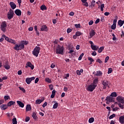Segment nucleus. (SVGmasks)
Instances as JSON below:
<instances>
[{
  "mask_svg": "<svg viewBox=\"0 0 124 124\" xmlns=\"http://www.w3.org/2000/svg\"><path fill=\"white\" fill-rule=\"evenodd\" d=\"M4 67H5V69H7V70L10 69V66H9V64H8V62H6L4 64Z\"/></svg>",
  "mask_w": 124,
  "mask_h": 124,
  "instance_id": "18",
  "label": "nucleus"
},
{
  "mask_svg": "<svg viewBox=\"0 0 124 124\" xmlns=\"http://www.w3.org/2000/svg\"><path fill=\"white\" fill-rule=\"evenodd\" d=\"M6 27H7V25L6 24V22L3 21L1 23V26H0V29L1 31H5L6 29Z\"/></svg>",
  "mask_w": 124,
  "mask_h": 124,
  "instance_id": "9",
  "label": "nucleus"
},
{
  "mask_svg": "<svg viewBox=\"0 0 124 124\" xmlns=\"http://www.w3.org/2000/svg\"><path fill=\"white\" fill-rule=\"evenodd\" d=\"M104 15H105V16H108V15H110V13L107 12H105Z\"/></svg>",
  "mask_w": 124,
  "mask_h": 124,
  "instance_id": "59",
  "label": "nucleus"
},
{
  "mask_svg": "<svg viewBox=\"0 0 124 124\" xmlns=\"http://www.w3.org/2000/svg\"><path fill=\"white\" fill-rule=\"evenodd\" d=\"M88 61H90V64H92L93 63V62H94V60L91 57H88Z\"/></svg>",
  "mask_w": 124,
  "mask_h": 124,
  "instance_id": "38",
  "label": "nucleus"
},
{
  "mask_svg": "<svg viewBox=\"0 0 124 124\" xmlns=\"http://www.w3.org/2000/svg\"><path fill=\"white\" fill-rule=\"evenodd\" d=\"M34 79H35V77H32L30 78H28L26 79V82L28 85H30V84H31V81H33V80H34Z\"/></svg>",
  "mask_w": 124,
  "mask_h": 124,
  "instance_id": "10",
  "label": "nucleus"
},
{
  "mask_svg": "<svg viewBox=\"0 0 124 124\" xmlns=\"http://www.w3.org/2000/svg\"><path fill=\"white\" fill-rule=\"evenodd\" d=\"M101 83L102 85L103 86V89L104 90H106L107 87H109L110 82H109V81H107V80L102 81Z\"/></svg>",
  "mask_w": 124,
  "mask_h": 124,
  "instance_id": "5",
  "label": "nucleus"
},
{
  "mask_svg": "<svg viewBox=\"0 0 124 124\" xmlns=\"http://www.w3.org/2000/svg\"><path fill=\"white\" fill-rule=\"evenodd\" d=\"M69 16H74V13L73 12H71L69 13Z\"/></svg>",
  "mask_w": 124,
  "mask_h": 124,
  "instance_id": "61",
  "label": "nucleus"
},
{
  "mask_svg": "<svg viewBox=\"0 0 124 124\" xmlns=\"http://www.w3.org/2000/svg\"><path fill=\"white\" fill-rule=\"evenodd\" d=\"M82 5H83V6H86V7H88V6H89V4L87 1L82 2Z\"/></svg>",
  "mask_w": 124,
  "mask_h": 124,
  "instance_id": "37",
  "label": "nucleus"
},
{
  "mask_svg": "<svg viewBox=\"0 0 124 124\" xmlns=\"http://www.w3.org/2000/svg\"><path fill=\"white\" fill-rule=\"evenodd\" d=\"M108 60H109V56H107V57L105 58V63H106V62H108Z\"/></svg>",
  "mask_w": 124,
  "mask_h": 124,
  "instance_id": "51",
  "label": "nucleus"
},
{
  "mask_svg": "<svg viewBox=\"0 0 124 124\" xmlns=\"http://www.w3.org/2000/svg\"><path fill=\"white\" fill-rule=\"evenodd\" d=\"M80 26H81V25H80V24H75V27L77 29H78V28H80Z\"/></svg>",
  "mask_w": 124,
  "mask_h": 124,
  "instance_id": "50",
  "label": "nucleus"
},
{
  "mask_svg": "<svg viewBox=\"0 0 124 124\" xmlns=\"http://www.w3.org/2000/svg\"><path fill=\"white\" fill-rule=\"evenodd\" d=\"M106 100L109 102H114V101H115V98L109 95L106 97Z\"/></svg>",
  "mask_w": 124,
  "mask_h": 124,
  "instance_id": "11",
  "label": "nucleus"
},
{
  "mask_svg": "<svg viewBox=\"0 0 124 124\" xmlns=\"http://www.w3.org/2000/svg\"><path fill=\"white\" fill-rule=\"evenodd\" d=\"M44 101V98L42 99H37L35 101V104H40L42 102Z\"/></svg>",
  "mask_w": 124,
  "mask_h": 124,
  "instance_id": "22",
  "label": "nucleus"
},
{
  "mask_svg": "<svg viewBox=\"0 0 124 124\" xmlns=\"http://www.w3.org/2000/svg\"><path fill=\"white\" fill-rule=\"evenodd\" d=\"M13 17H14V12L11 9L7 14V18L9 20H11Z\"/></svg>",
  "mask_w": 124,
  "mask_h": 124,
  "instance_id": "6",
  "label": "nucleus"
},
{
  "mask_svg": "<svg viewBox=\"0 0 124 124\" xmlns=\"http://www.w3.org/2000/svg\"><path fill=\"white\" fill-rule=\"evenodd\" d=\"M112 71H113V70L112 69V68H108V74H110V73H112Z\"/></svg>",
  "mask_w": 124,
  "mask_h": 124,
  "instance_id": "45",
  "label": "nucleus"
},
{
  "mask_svg": "<svg viewBox=\"0 0 124 124\" xmlns=\"http://www.w3.org/2000/svg\"><path fill=\"white\" fill-rule=\"evenodd\" d=\"M112 36H113V37L112 38V40H116L117 39V38L116 37V36L115 35V34L114 33H112Z\"/></svg>",
  "mask_w": 124,
  "mask_h": 124,
  "instance_id": "48",
  "label": "nucleus"
},
{
  "mask_svg": "<svg viewBox=\"0 0 124 124\" xmlns=\"http://www.w3.org/2000/svg\"><path fill=\"white\" fill-rule=\"evenodd\" d=\"M91 48L92 50H93L94 51H97V50H98L99 46L93 45H91Z\"/></svg>",
  "mask_w": 124,
  "mask_h": 124,
  "instance_id": "19",
  "label": "nucleus"
},
{
  "mask_svg": "<svg viewBox=\"0 0 124 124\" xmlns=\"http://www.w3.org/2000/svg\"><path fill=\"white\" fill-rule=\"evenodd\" d=\"M116 100L119 103L124 104V97L122 96H118L116 97Z\"/></svg>",
  "mask_w": 124,
  "mask_h": 124,
  "instance_id": "8",
  "label": "nucleus"
},
{
  "mask_svg": "<svg viewBox=\"0 0 124 124\" xmlns=\"http://www.w3.org/2000/svg\"><path fill=\"white\" fill-rule=\"evenodd\" d=\"M19 90H20V91H22V92H23V93H26V90H25V89L24 88L19 87Z\"/></svg>",
  "mask_w": 124,
  "mask_h": 124,
  "instance_id": "41",
  "label": "nucleus"
},
{
  "mask_svg": "<svg viewBox=\"0 0 124 124\" xmlns=\"http://www.w3.org/2000/svg\"><path fill=\"white\" fill-rule=\"evenodd\" d=\"M39 81V78H36L35 79V84H37V83H38V81Z\"/></svg>",
  "mask_w": 124,
  "mask_h": 124,
  "instance_id": "52",
  "label": "nucleus"
},
{
  "mask_svg": "<svg viewBox=\"0 0 124 124\" xmlns=\"http://www.w3.org/2000/svg\"><path fill=\"white\" fill-rule=\"evenodd\" d=\"M56 65L54 64V63H52L51 66H50V67L51 68H54L55 67Z\"/></svg>",
  "mask_w": 124,
  "mask_h": 124,
  "instance_id": "62",
  "label": "nucleus"
},
{
  "mask_svg": "<svg viewBox=\"0 0 124 124\" xmlns=\"http://www.w3.org/2000/svg\"><path fill=\"white\" fill-rule=\"evenodd\" d=\"M117 104L121 109H122V110L124 109V105H122L121 103H118Z\"/></svg>",
  "mask_w": 124,
  "mask_h": 124,
  "instance_id": "39",
  "label": "nucleus"
},
{
  "mask_svg": "<svg viewBox=\"0 0 124 124\" xmlns=\"http://www.w3.org/2000/svg\"><path fill=\"white\" fill-rule=\"evenodd\" d=\"M4 98L5 100H8V99L10 98V97L9 96V95H5L4 96Z\"/></svg>",
  "mask_w": 124,
  "mask_h": 124,
  "instance_id": "43",
  "label": "nucleus"
},
{
  "mask_svg": "<svg viewBox=\"0 0 124 124\" xmlns=\"http://www.w3.org/2000/svg\"><path fill=\"white\" fill-rule=\"evenodd\" d=\"M32 117L34 120H36L37 119V116H36V113L33 112L32 114Z\"/></svg>",
  "mask_w": 124,
  "mask_h": 124,
  "instance_id": "32",
  "label": "nucleus"
},
{
  "mask_svg": "<svg viewBox=\"0 0 124 124\" xmlns=\"http://www.w3.org/2000/svg\"><path fill=\"white\" fill-rule=\"evenodd\" d=\"M104 50V46H101L98 50V53H101Z\"/></svg>",
  "mask_w": 124,
  "mask_h": 124,
  "instance_id": "36",
  "label": "nucleus"
},
{
  "mask_svg": "<svg viewBox=\"0 0 124 124\" xmlns=\"http://www.w3.org/2000/svg\"><path fill=\"white\" fill-rule=\"evenodd\" d=\"M18 75H22V70H19L17 72Z\"/></svg>",
  "mask_w": 124,
  "mask_h": 124,
  "instance_id": "60",
  "label": "nucleus"
},
{
  "mask_svg": "<svg viewBox=\"0 0 124 124\" xmlns=\"http://www.w3.org/2000/svg\"><path fill=\"white\" fill-rule=\"evenodd\" d=\"M116 26L114 24H113L112 26H111V29L112 30H115L116 29Z\"/></svg>",
  "mask_w": 124,
  "mask_h": 124,
  "instance_id": "49",
  "label": "nucleus"
},
{
  "mask_svg": "<svg viewBox=\"0 0 124 124\" xmlns=\"http://www.w3.org/2000/svg\"><path fill=\"white\" fill-rule=\"evenodd\" d=\"M119 109H120V108H119L118 107H115V108H114L112 109V111H114V112H116V111L119 110Z\"/></svg>",
  "mask_w": 124,
  "mask_h": 124,
  "instance_id": "47",
  "label": "nucleus"
},
{
  "mask_svg": "<svg viewBox=\"0 0 124 124\" xmlns=\"http://www.w3.org/2000/svg\"><path fill=\"white\" fill-rule=\"evenodd\" d=\"M16 103H17L18 105L20 106V107H21V108H24V106H25V105H24V103H23L22 102L20 101H17Z\"/></svg>",
  "mask_w": 124,
  "mask_h": 124,
  "instance_id": "21",
  "label": "nucleus"
},
{
  "mask_svg": "<svg viewBox=\"0 0 124 124\" xmlns=\"http://www.w3.org/2000/svg\"><path fill=\"white\" fill-rule=\"evenodd\" d=\"M103 8H104V4H102L101 5L100 9L101 11H103L104 10Z\"/></svg>",
  "mask_w": 124,
  "mask_h": 124,
  "instance_id": "46",
  "label": "nucleus"
},
{
  "mask_svg": "<svg viewBox=\"0 0 124 124\" xmlns=\"http://www.w3.org/2000/svg\"><path fill=\"white\" fill-rule=\"evenodd\" d=\"M100 21V19L99 18H97L96 21H95V24H98Z\"/></svg>",
  "mask_w": 124,
  "mask_h": 124,
  "instance_id": "53",
  "label": "nucleus"
},
{
  "mask_svg": "<svg viewBox=\"0 0 124 124\" xmlns=\"http://www.w3.org/2000/svg\"><path fill=\"white\" fill-rule=\"evenodd\" d=\"M95 34V32L94 31H92L90 32L89 33V38H92V37H93V36Z\"/></svg>",
  "mask_w": 124,
  "mask_h": 124,
  "instance_id": "30",
  "label": "nucleus"
},
{
  "mask_svg": "<svg viewBox=\"0 0 124 124\" xmlns=\"http://www.w3.org/2000/svg\"><path fill=\"white\" fill-rule=\"evenodd\" d=\"M40 52V47L39 46H35V47L34 48L32 54L33 56H35V57H38V55L39 54V53Z\"/></svg>",
  "mask_w": 124,
  "mask_h": 124,
  "instance_id": "3",
  "label": "nucleus"
},
{
  "mask_svg": "<svg viewBox=\"0 0 124 124\" xmlns=\"http://www.w3.org/2000/svg\"><path fill=\"white\" fill-rule=\"evenodd\" d=\"M15 13L17 15V16H21V15H22V12L19 9L16 10Z\"/></svg>",
  "mask_w": 124,
  "mask_h": 124,
  "instance_id": "14",
  "label": "nucleus"
},
{
  "mask_svg": "<svg viewBox=\"0 0 124 124\" xmlns=\"http://www.w3.org/2000/svg\"><path fill=\"white\" fill-rule=\"evenodd\" d=\"M45 81L46 82H47V83H49V84H51V83H52V80L49 78H46Z\"/></svg>",
  "mask_w": 124,
  "mask_h": 124,
  "instance_id": "31",
  "label": "nucleus"
},
{
  "mask_svg": "<svg viewBox=\"0 0 124 124\" xmlns=\"http://www.w3.org/2000/svg\"><path fill=\"white\" fill-rule=\"evenodd\" d=\"M0 108L1 110H6V108H8V107L6 104H2L1 106H0Z\"/></svg>",
  "mask_w": 124,
  "mask_h": 124,
  "instance_id": "16",
  "label": "nucleus"
},
{
  "mask_svg": "<svg viewBox=\"0 0 124 124\" xmlns=\"http://www.w3.org/2000/svg\"><path fill=\"white\" fill-rule=\"evenodd\" d=\"M26 67H30L31 69L32 70L34 68V66L31 64V62H28L26 63Z\"/></svg>",
  "mask_w": 124,
  "mask_h": 124,
  "instance_id": "12",
  "label": "nucleus"
},
{
  "mask_svg": "<svg viewBox=\"0 0 124 124\" xmlns=\"http://www.w3.org/2000/svg\"><path fill=\"white\" fill-rule=\"evenodd\" d=\"M97 84H98V79L96 78L93 80L92 84L88 86L87 90L88 92H93V90L96 88Z\"/></svg>",
  "mask_w": 124,
  "mask_h": 124,
  "instance_id": "2",
  "label": "nucleus"
},
{
  "mask_svg": "<svg viewBox=\"0 0 124 124\" xmlns=\"http://www.w3.org/2000/svg\"><path fill=\"white\" fill-rule=\"evenodd\" d=\"M56 94V90H54L52 92V94L50 95L51 98H54L55 97V95Z\"/></svg>",
  "mask_w": 124,
  "mask_h": 124,
  "instance_id": "27",
  "label": "nucleus"
},
{
  "mask_svg": "<svg viewBox=\"0 0 124 124\" xmlns=\"http://www.w3.org/2000/svg\"><path fill=\"white\" fill-rule=\"evenodd\" d=\"M119 122L120 124H124V116H121L119 117Z\"/></svg>",
  "mask_w": 124,
  "mask_h": 124,
  "instance_id": "20",
  "label": "nucleus"
},
{
  "mask_svg": "<svg viewBox=\"0 0 124 124\" xmlns=\"http://www.w3.org/2000/svg\"><path fill=\"white\" fill-rule=\"evenodd\" d=\"M2 37H4V38H5V40L8 41V42H10V43H12L13 44H16V41H15V40H12V39L8 38V37H6L5 35H4V34H3L2 35Z\"/></svg>",
  "mask_w": 124,
  "mask_h": 124,
  "instance_id": "7",
  "label": "nucleus"
},
{
  "mask_svg": "<svg viewBox=\"0 0 124 124\" xmlns=\"http://www.w3.org/2000/svg\"><path fill=\"white\" fill-rule=\"evenodd\" d=\"M41 10H47V7H46V6H45L44 5H42L41 6Z\"/></svg>",
  "mask_w": 124,
  "mask_h": 124,
  "instance_id": "34",
  "label": "nucleus"
},
{
  "mask_svg": "<svg viewBox=\"0 0 124 124\" xmlns=\"http://www.w3.org/2000/svg\"><path fill=\"white\" fill-rule=\"evenodd\" d=\"M13 124H17V119L15 117L13 119Z\"/></svg>",
  "mask_w": 124,
  "mask_h": 124,
  "instance_id": "40",
  "label": "nucleus"
},
{
  "mask_svg": "<svg viewBox=\"0 0 124 124\" xmlns=\"http://www.w3.org/2000/svg\"><path fill=\"white\" fill-rule=\"evenodd\" d=\"M30 121V117H26L25 119V122H28Z\"/></svg>",
  "mask_w": 124,
  "mask_h": 124,
  "instance_id": "56",
  "label": "nucleus"
},
{
  "mask_svg": "<svg viewBox=\"0 0 124 124\" xmlns=\"http://www.w3.org/2000/svg\"><path fill=\"white\" fill-rule=\"evenodd\" d=\"M92 56H96V52L95 51H93L92 53Z\"/></svg>",
  "mask_w": 124,
  "mask_h": 124,
  "instance_id": "64",
  "label": "nucleus"
},
{
  "mask_svg": "<svg viewBox=\"0 0 124 124\" xmlns=\"http://www.w3.org/2000/svg\"><path fill=\"white\" fill-rule=\"evenodd\" d=\"M117 20H118V16H115V19L113 20V25H117Z\"/></svg>",
  "mask_w": 124,
  "mask_h": 124,
  "instance_id": "35",
  "label": "nucleus"
},
{
  "mask_svg": "<svg viewBox=\"0 0 124 124\" xmlns=\"http://www.w3.org/2000/svg\"><path fill=\"white\" fill-rule=\"evenodd\" d=\"M54 104L53 105V109H57L58 108V106H59V103L56 101H54Z\"/></svg>",
  "mask_w": 124,
  "mask_h": 124,
  "instance_id": "28",
  "label": "nucleus"
},
{
  "mask_svg": "<svg viewBox=\"0 0 124 124\" xmlns=\"http://www.w3.org/2000/svg\"><path fill=\"white\" fill-rule=\"evenodd\" d=\"M64 92H65L66 93H67V91H68V88L67 87H64Z\"/></svg>",
  "mask_w": 124,
  "mask_h": 124,
  "instance_id": "58",
  "label": "nucleus"
},
{
  "mask_svg": "<svg viewBox=\"0 0 124 124\" xmlns=\"http://www.w3.org/2000/svg\"><path fill=\"white\" fill-rule=\"evenodd\" d=\"M93 122H94V118L93 117H91L89 119V124H92Z\"/></svg>",
  "mask_w": 124,
  "mask_h": 124,
  "instance_id": "33",
  "label": "nucleus"
},
{
  "mask_svg": "<svg viewBox=\"0 0 124 124\" xmlns=\"http://www.w3.org/2000/svg\"><path fill=\"white\" fill-rule=\"evenodd\" d=\"M110 96H111L112 97H117V96H118V95L117 94L116 92H112L110 95Z\"/></svg>",
  "mask_w": 124,
  "mask_h": 124,
  "instance_id": "29",
  "label": "nucleus"
},
{
  "mask_svg": "<svg viewBox=\"0 0 124 124\" xmlns=\"http://www.w3.org/2000/svg\"><path fill=\"white\" fill-rule=\"evenodd\" d=\"M28 44L29 42L28 41H22L20 42V44L15 45L14 49L16 51H20L25 48V45H28Z\"/></svg>",
  "mask_w": 124,
  "mask_h": 124,
  "instance_id": "1",
  "label": "nucleus"
},
{
  "mask_svg": "<svg viewBox=\"0 0 124 124\" xmlns=\"http://www.w3.org/2000/svg\"><path fill=\"white\" fill-rule=\"evenodd\" d=\"M77 75H81V73L80 72L79 70L77 71Z\"/></svg>",
  "mask_w": 124,
  "mask_h": 124,
  "instance_id": "63",
  "label": "nucleus"
},
{
  "mask_svg": "<svg viewBox=\"0 0 124 124\" xmlns=\"http://www.w3.org/2000/svg\"><path fill=\"white\" fill-rule=\"evenodd\" d=\"M82 33L80 31H77L76 33V34L73 36V38L74 39H76L77 38V36H80V35H81Z\"/></svg>",
  "mask_w": 124,
  "mask_h": 124,
  "instance_id": "15",
  "label": "nucleus"
},
{
  "mask_svg": "<svg viewBox=\"0 0 124 124\" xmlns=\"http://www.w3.org/2000/svg\"><path fill=\"white\" fill-rule=\"evenodd\" d=\"M63 47L61 46L60 45H58V46L56 48V54H61L62 55L63 53Z\"/></svg>",
  "mask_w": 124,
  "mask_h": 124,
  "instance_id": "4",
  "label": "nucleus"
},
{
  "mask_svg": "<svg viewBox=\"0 0 124 124\" xmlns=\"http://www.w3.org/2000/svg\"><path fill=\"white\" fill-rule=\"evenodd\" d=\"M96 62H99V63H102V61H101L100 59H97Z\"/></svg>",
  "mask_w": 124,
  "mask_h": 124,
  "instance_id": "57",
  "label": "nucleus"
},
{
  "mask_svg": "<svg viewBox=\"0 0 124 124\" xmlns=\"http://www.w3.org/2000/svg\"><path fill=\"white\" fill-rule=\"evenodd\" d=\"M41 31H48V29L47 28V26H46V25H43L41 27Z\"/></svg>",
  "mask_w": 124,
  "mask_h": 124,
  "instance_id": "17",
  "label": "nucleus"
},
{
  "mask_svg": "<svg viewBox=\"0 0 124 124\" xmlns=\"http://www.w3.org/2000/svg\"><path fill=\"white\" fill-rule=\"evenodd\" d=\"M31 107L30 105H27L26 108V112H29V111H31Z\"/></svg>",
  "mask_w": 124,
  "mask_h": 124,
  "instance_id": "24",
  "label": "nucleus"
},
{
  "mask_svg": "<svg viewBox=\"0 0 124 124\" xmlns=\"http://www.w3.org/2000/svg\"><path fill=\"white\" fill-rule=\"evenodd\" d=\"M14 104H15V102L13 101H10L8 103L7 106L8 107L12 106V105H14Z\"/></svg>",
  "mask_w": 124,
  "mask_h": 124,
  "instance_id": "25",
  "label": "nucleus"
},
{
  "mask_svg": "<svg viewBox=\"0 0 124 124\" xmlns=\"http://www.w3.org/2000/svg\"><path fill=\"white\" fill-rule=\"evenodd\" d=\"M83 56H84V54L82 53L78 57V61H81V60H82V58H83Z\"/></svg>",
  "mask_w": 124,
  "mask_h": 124,
  "instance_id": "44",
  "label": "nucleus"
},
{
  "mask_svg": "<svg viewBox=\"0 0 124 124\" xmlns=\"http://www.w3.org/2000/svg\"><path fill=\"white\" fill-rule=\"evenodd\" d=\"M115 116H116V114H113L108 117V119H109V120H111V119H113V118H115Z\"/></svg>",
  "mask_w": 124,
  "mask_h": 124,
  "instance_id": "42",
  "label": "nucleus"
},
{
  "mask_svg": "<svg viewBox=\"0 0 124 124\" xmlns=\"http://www.w3.org/2000/svg\"><path fill=\"white\" fill-rule=\"evenodd\" d=\"M96 76H98L99 77L102 76V72L100 71H96Z\"/></svg>",
  "mask_w": 124,
  "mask_h": 124,
  "instance_id": "26",
  "label": "nucleus"
},
{
  "mask_svg": "<svg viewBox=\"0 0 124 124\" xmlns=\"http://www.w3.org/2000/svg\"><path fill=\"white\" fill-rule=\"evenodd\" d=\"M118 24L120 27H122L123 25L124 24V20H122V19L119 20L118 21Z\"/></svg>",
  "mask_w": 124,
  "mask_h": 124,
  "instance_id": "23",
  "label": "nucleus"
},
{
  "mask_svg": "<svg viewBox=\"0 0 124 124\" xmlns=\"http://www.w3.org/2000/svg\"><path fill=\"white\" fill-rule=\"evenodd\" d=\"M93 20H91V21L89 22V26H92V25H93Z\"/></svg>",
  "mask_w": 124,
  "mask_h": 124,
  "instance_id": "55",
  "label": "nucleus"
},
{
  "mask_svg": "<svg viewBox=\"0 0 124 124\" xmlns=\"http://www.w3.org/2000/svg\"><path fill=\"white\" fill-rule=\"evenodd\" d=\"M46 106H47V102H46L43 104L42 107H43V108H45V107H46Z\"/></svg>",
  "mask_w": 124,
  "mask_h": 124,
  "instance_id": "54",
  "label": "nucleus"
},
{
  "mask_svg": "<svg viewBox=\"0 0 124 124\" xmlns=\"http://www.w3.org/2000/svg\"><path fill=\"white\" fill-rule=\"evenodd\" d=\"M9 4H10L12 9L14 10V9H15V8H16V7H17L16 4H15V3H14V2H10Z\"/></svg>",
  "mask_w": 124,
  "mask_h": 124,
  "instance_id": "13",
  "label": "nucleus"
}]
</instances>
